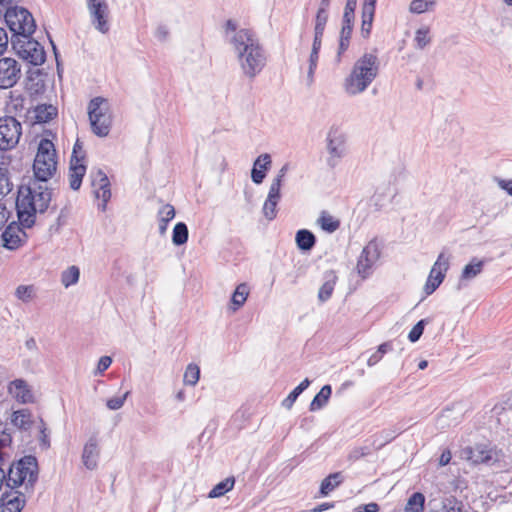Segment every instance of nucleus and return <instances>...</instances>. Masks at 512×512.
Masks as SVG:
<instances>
[{"label": "nucleus", "mask_w": 512, "mask_h": 512, "mask_svg": "<svg viewBox=\"0 0 512 512\" xmlns=\"http://www.w3.org/2000/svg\"><path fill=\"white\" fill-rule=\"evenodd\" d=\"M58 114V109L52 104H40L34 108V118L37 123H48Z\"/></svg>", "instance_id": "b1692460"}, {"label": "nucleus", "mask_w": 512, "mask_h": 512, "mask_svg": "<svg viewBox=\"0 0 512 512\" xmlns=\"http://www.w3.org/2000/svg\"><path fill=\"white\" fill-rule=\"evenodd\" d=\"M86 173V166L81 158H74L70 160L69 167V187L76 191L81 187L83 177Z\"/></svg>", "instance_id": "6ab92c4d"}, {"label": "nucleus", "mask_w": 512, "mask_h": 512, "mask_svg": "<svg viewBox=\"0 0 512 512\" xmlns=\"http://www.w3.org/2000/svg\"><path fill=\"white\" fill-rule=\"evenodd\" d=\"M299 395L300 394L295 389H293L289 393V395L282 401V406L286 409H291Z\"/></svg>", "instance_id": "5fc2aeb1"}, {"label": "nucleus", "mask_w": 512, "mask_h": 512, "mask_svg": "<svg viewBox=\"0 0 512 512\" xmlns=\"http://www.w3.org/2000/svg\"><path fill=\"white\" fill-rule=\"evenodd\" d=\"M249 294V288L247 284L242 283L237 286L236 290L234 291L231 302L234 305L233 310H238L243 304L245 303L247 296Z\"/></svg>", "instance_id": "c9c22d12"}, {"label": "nucleus", "mask_w": 512, "mask_h": 512, "mask_svg": "<svg viewBox=\"0 0 512 512\" xmlns=\"http://www.w3.org/2000/svg\"><path fill=\"white\" fill-rule=\"evenodd\" d=\"M27 496L28 493L15 488L4 490L0 497V512H21Z\"/></svg>", "instance_id": "2eb2a0df"}, {"label": "nucleus", "mask_w": 512, "mask_h": 512, "mask_svg": "<svg viewBox=\"0 0 512 512\" xmlns=\"http://www.w3.org/2000/svg\"><path fill=\"white\" fill-rule=\"evenodd\" d=\"M128 395H129V392H126L123 396L113 397V398L108 399L107 403H106L107 407L110 410H118V409H120L124 405L125 400H126Z\"/></svg>", "instance_id": "3c124183"}, {"label": "nucleus", "mask_w": 512, "mask_h": 512, "mask_svg": "<svg viewBox=\"0 0 512 512\" xmlns=\"http://www.w3.org/2000/svg\"><path fill=\"white\" fill-rule=\"evenodd\" d=\"M8 46V35L7 32L0 27V55L7 49Z\"/></svg>", "instance_id": "bf43d9fd"}, {"label": "nucleus", "mask_w": 512, "mask_h": 512, "mask_svg": "<svg viewBox=\"0 0 512 512\" xmlns=\"http://www.w3.org/2000/svg\"><path fill=\"white\" fill-rule=\"evenodd\" d=\"M288 170H289V164L286 163L280 168L276 177L272 180V183L270 186L281 190L283 179H284L285 175L287 174Z\"/></svg>", "instance_id": "8fccbe9b"}, {"label": "nucleus", "mask_w": 512, "mask_h": 512, "mask_svg": "<svg viewBox=\"0 0 512 512\" xmlns=\"http://www.w3.org/2000/svg\"><path fill=\"white\" fill-rule=\"evenodd\" d=\"M16 297L27 303L33 299L35 296V289L33 285H20L16 288L15 291Z\"/></svg>", "instance_id": "c03bdc74"}, {"label": "nucleus", "mask_w": 512, "mask_h": 512, "mask_svg": "<svg viewBox=\"0 0 512 512\" xmlns=\"http://www.w3.org/2000/svg\"><path fill=\"white\" fill-rule=\"evenodd\" d=\"M323 34L324 33L319 34L318 32H314V39H313V44H312V49H311L312 52H318V53L320 52Z\"/></svg>", "instance_id": "13d9d810"}, {"label": "nucleus", "mask_w": 512, "mask_h": 512, "mask_svg": "<svg viewBox=\"0 0 512 512\" xmlns=\"http://www.w3.org/2000/svg\"><path fill=\"white\" fill-rule=\"evenodd\" d=\"M374 12H362L361 35L364 38L369 37L372 29Z\"/></svg>", "instance_id": "a18cd8bd"}, {"label": "nucleus", "mask_w": 512, "mask_h": 512, "mask_svg": "<svg viewBox=\"0 0 512 512\" xmlns=\"http://www.w3.org/2000/svg\"><path fill=\"white\" fill-rule=\"evenodd\" d=\"M80 276V270L77 266H70L68 269L62 272L61 282L67 288L78 282Z\"/></svg>", "instance_id": "a19ab883"}, {"label": "nucleus", "mask_w": 512, "mask_h": 512, "mask_svg": "<svg viewBox=\"0 0 512 512\" xmlns=\"http://www.w3.org/2000/svg\"><path fill=\"white\" fill-rule=\"evenodd\" d=\"M380 257V247L376 239L371 240L362 250L356 265L357 273L362 279L372 273L374 264Z\"/></svg>", "instance_id": "9b49d317"}, {"label": "nucleus", "mask_w": 512, "mask_h": 512, "mask_svg": "<svg viewBox=\"0 0 512 512\" xmlns=\"http://www.w3.org/2000/svg\"><path fill=\"white\" fill-rule=\"evenodd\" d=\"M424 502H425L424 495L420 492H415L409 497V499L405 505V511L406 512H422L423 508H424Z\"/></svg>", "instance_id": "e433bc0d"}, {"label": "nucleus", "mask_w": 512, "mask_h": 512, "mask_svg": "<svg viewBox=\"0 0 512 512\" xmlns=\"http://www.w3.org/2000/svg\"><path fill=\"white\" fill-rule=\"evenodd\" d=\"M243 75L254 80L267 64V54L255 33L240 29L231 39Z\"/></svg>", "instance_id": "f03ea898"}, {"label": "nucleus", "mask_w": 512, "mask_h": 512, "mask_svg": "<svg viewBox=\"0 0 512 512\" xmlns=\"http://www.w3.org/2000/svg\"><path fill=\"white\" fill-rule=\"evenodd\" d=\"M497 183L501 189L505 190L510 196H512V179H498Z\"/></svg>", "instance_id": "e2e57ef3"}, {"label": "nucleus", "mask_w": 512, "mask_h": 512, "mask_svg": "<svg viewBox=\"0 0 512 512\" xmlns=\"http://www.w3.org/2000/svg\"><path fill=\"white\" fill-rule=\"evenodd\" d=\"M380 62L375 53L366 52L358 58L345 77L343 89L349 96H356L372 84L379 74Z\"/></svg>", "instance_id": "7ed1b4c3"}, {"label": "nucleus", "mask_w": 512, "mask_h": 512, "mask_svg": "<svg viewBox=\"0 0 512 512\" xmlns=\"http://www.w3.org/2000/svg\"><path fill=\"white\" fill-rule=\"evenodd\" d=\"M12 423L22 430H28L31 427V413L28 409H21L13 412Z\"/></svg>", "instance_id": "2f4dec72"}, {"label": "nucleus", "mask_w": 512, "mask_h": 512, "mask_svg": "<svg viewBox=\"0 0 512 512\" xmlns=\"http://www.w3.org/2000/svg\"><path fill=\"white\" fill-rule=\"evenodd\" d=\"M327 165L335 168L340 160L346 155V136L338 129H331L327 134Z\"/></svg>", "instance_id": "9d476101"}, {"label": "nucleus", "mask_w": 512, "mask_h": 512, "mask_svg": "<svg viewBox=\"0 0 512 512\" xmlns=\"http://www.w3.org/2000/svg\"><path fill=\"white\" fill-rule=\"evenodd\" d=\"M235 484L234 477H227L218 484H216L208 494L209 498H218L225 495L227 492L233 489Z\"/></svg>", "instance_id": "72a5a7b5"}, {"label": "nucleus", "mask_w": 512, "mask_h": 512, "mask_svg": "<svg viewBox=\"0 0 512 512\" xmlns=\"http://www.w3.org/2000/svg\"><path fill=\"white\" fill-rule=\"evenodd\" d=\"M168 30L165 26H159L156 30V37L160 40V41H165L168 37Z\"/></svg>", "instance_id": "774afa93"}, {"label": "nucleus", "mask_w": 512, "mask_h": 512, "mask_svg": "<svg viewBox=\"0 0 512 512\" xmlns=\"http://www.w3.org/2000/svg\"><path fill=\"white\" fill-rule=\"evenodd\" d=\"M41 437H40V442H41V445L44 447V448H48L50 446V442L48 440V436L46 434V427H45V423L43 422V420L41 419Z\"/></svg>", "instance_id": "680f3d73"}, {"label": "nucleus", "mask_w": 512, "mask_h": 512, "mask_svg": "<svg viewBox=\"0 0 512 512\" xmlns=\"http://www.w3.org/2000/svg\"><path fill=\"white\" fill-rule=\"evenodd\" d=\"M449 259L450 257L447 256L444 252L439 254L430 271L429 277L424 287L427 295L432 294L443 282L445 273L449 268Z\"/></svg>", "instance_id": "ddd939ff"}, {"label": "nucleus", "mask_w": 512, "mask_h": 512, "mask_svg": "<svg viewBox=\"0 0 512 512\" xmlns=\"http://www.w3.org/2000/svg\"><path fill=\"white\" fill-rule=\"evenodd\" d=\"M295 241L301 251H310L316 244V237L310 230L300 229L296 233Z\"/></svg>", "instance_id": "393cba45"}, {"label": "nucleus", "mask_w": 512, "mask_h": 512, "mask_svg": "<svg viewBox=\"0 0 512 512\" xmlns=\"http://www.w3.org/2000/svg\"><path fill=\"white\" fill-rule=\"evenodd\" d=\"M56 150L49 139H41L34 159L35 180L47 182L56 172Z\"/></svg>", "instance_id": "39448f33"}, {"label": "nucleus", "mask_w": 512, "mask_h": 512, "mask_svg": "<svg viewBox=\"0 0 512 512\" xmlns=\"http://www.w3.org/2000/svg\"><path fill=\"white\" fill-rule=\"evenodd\" d=\"M112 363V359L109 356H102L97 365V369L95 371V375L102 374L104 371H106Z\"/></svg>", "instance_id": "864d4df0"}, {"label": "nucleus", "mask_w": 512, "mask_h": 512, "mask_svg": "<svg viewBox=\"0 0 512 512\" xmlns=\"http://www.w3.org/2000/svg\"><path fill=\"white\" fill-rule=\"evenodd\" d=\"M353 20H354V14L349 12H344L343 14V20H342V27H346L348 25L353 29Z\"/></svg>", "instance_id": "338daca9"}, {"label": "nucleus", "mask_w": 512, "mask_h": 512, "mask_svg": "<svg viewBox=\"0 0 512 512\" xmlns=\"http://www.w3.org/2000/svg\"><path fill=\"white\" fill-rule=\"evenodd\" d=\"M11 45L16 53L31 64L38 66L45 62L46 54L43 46L31 36L27 38H11Z\"/></svg>", "instance_id": "6e6552de"}, {"label": "nucleus", "mask_w": 512, "mask_h": 512, "mask_svg": "<svg viewBox=\"0 0 512 512\" xmlns=\"http://www.w3.org/2000/svg\"><path fill=\"white\" fill-rule=\"evenodd\" d=\"M9 489L8 486V470L3 468V461L0 462V491Z\"/></svg>", "instance_id": "6e6d98bb"}, {"label": "nucleus", "mask_w": 512, "mask_h": 512, "mask_svg": "<svg viewBox=\"0 0 512 512\" xmlns=\"http://www.w3.org/2000/svg\"><path fill=\"white\" fill-rule=\"evenodd\" d=\"M344 480L341 472H335L324 478L320 485V494L327 496L331 491L338 487Z\"/></svg>", "instance_id": "cd10ccee"}, {"label": "nucleus", "mask_w": 512, "mask_h": 512, "mask_svg": "<svg viewBox=\"0 0 512 512\" xmlns=\"http://www.w3.org/2000/svg\"><path fill=\"white\" fill-rule=\"evenodd\" d=\"M21 235L26 237L25 232L22 231L20 227H13L12 225H9L2 233L3 246L9 250L18 249L24 242Z\"/></svg>", "instance_id": "aec40b11"}, {"label": "nucleus", "mask_w": 512, "mask_h": 512, "mask_svg": "<svg viewBox=\"0 0 512 512\" xmlns=\"http://www.w3.org/2000/svg\"><path fill=\"white\" fill-rule=\"evenodd\" d=\"M432 39L430 36L429 27L423 26L416 30L414 42L415 48L419 50H423L426 46L431 43Z\"/></svg>", "instance_id": "58836bf2"}, {"label": "nucleus", "mask_w": 512, "mask_h": 512, "mask_svg": "<svg viewBox=\"0 0 512 512\" xmlns=\"http://www.w3.org/2000/svg\"><path fill=\"white\" fill-rule=\"evenodd\" d=\"M443 512H466L464 505L455 497L445 499L443 503Z\"/></svg>", "instance_id": "49530a36"}, {"label": "nucleus", "mask_w": 512, "mask_h": 512, "mask_svg": "<svg viewBox=\"0 0 512 512\" xmlns=\"http://www.w3.org/2000/svg\"><path fill=\"white\" fill-rule=\"evenodd\" d=\"M45 75L39 70L30 71L26 79V90L31 96L42 94L45 91Z\"/></svg>", "instance_id": "5701e85b"}, {"label": "nucleus", "mask_w": 512, "mask_h": 512, "mask_svg": "<svg viewBox=\"0 0 512 512\" xmlns=\"http://www.w3.org/2000/svg\"><path fill=\"white\" fill-rule=\"evenodd\" d=\"M452 458L451 452L449 450H444L439 458V464L441 466H446L450 463Z\"/></svg>", "instance_id": "69168bd1"}, {"label": "nucleus", "mask_w": 512, "mask_h": 512, "mask_svg": "<svg viewBox=\"0 0 512 512\" xmlns=\"http://www.w3.org/2000/svg\"><path fill=\"white\" fill-rule=\"evenodd\" d=\"M21 134V124L16 118L12 116L0 118V150L5 151L15 147Z\"/></svg>", "instance_id": "1a4fd4ad"}, {"label": "nucleus", "mask_w": 512, "mask_h": 512, "mask_svg": "<svg viewBox=\"0 0 512 512\" xmlns=\"http://www.w3.org/2000/svg\"><path fill=\"white\" fill-rule=\"evenodd\" d=\"M368 454H370V450L368 447H360V448L354 449L351 452L350 458L354 459V460H358L361 457L367 456Z\"/></svg>", "instance_id": "4d7b16f0"}, {"label": "nucleus", "mask_w": 512, "mask_h": 512, "mask_svg": "<svg viewBox=\"0 0 512 512\" xmlns=\"http://www.w3.org/2000/svg\"><path fill=\"white\" fill-rule=\"evenodd\" d=\"M317 222L320 227L328 233L335 232L340 226V221L327 214L325 211L321 213Z\"/></svg>", "instance_id": "4c0bfd02"}, {"label": "nucleus", "mask_w": 512, "mask_h": 512, "mask_svg": "<svg viewBox=\"0 0 512 512\" xmlns=\"http://www.w3.org/2000/svg\"><path fill=\"white\" fill-rule=\"evenodd\" d=\"M99 455L98 439L96 436H91L83 448L82 462L84 466L89 470H94L97 467Z\"/></svg>", "instance_id": "f3484780"}, {"label": "nucleus", "mask_w": 512, "mask_h": 512, "mask_svg": "<svg viewBox=\"0 0 512 512\" xmlns=\"http://www.w3.org/2000/svg\"><path fill=\"white\" fill-rule=\"evenodd\" d=\"M325 278L326 280L318 292V299L321 302H325L331 297L337 280V277L333 271L329 272Z\"/></svg>", "instance_id": "c756f323"}, {"label": "nucleus", "mask_w": 512, "mask_h": 512, "mask_svg": "<svg viewBox=\"0 0 512 512\" xmlns=\"http://www.w3.org/2000/svg\"><path fill=\"white\" fill-rule=\"evenodd\" d=\"M200 378V368L197 364L190 363L185 370L183 381L186 385L195 386Z\"/></svg>", "instance_id": "79ce46f5"}, {"label": "nucleus", "mask_w": 512, "mask_h": 512, "mask_svg": "<svg viewBox=\"0 0 512 512\" xmlns=\"http://www.w3.org/2000/svg\"><path fill=\"white\" fill-rule=\"evenodd\" d=\"M396 436L397 434L394 430H382L371 437V444L375 450H380L386 444L394 440Z\"/></svg>", "instance_id": "7c9ffc66"}, {"label": "nucleus", "mask_w": 512, "mask_h": 512, "mask_svg": "<svg viewBox=\"0 0 512 512\" xmlns=\"http://www.w3.org/2000/svg\"><path fill=\"white\" fill-rule=\"evenodd\" d=\"M353 29L346 25V27H342L340 32V38H339V46L336 56V62H341L342 55L347 51L349 45H350V39L352 35Z\"/></svg>", "instance_id": "473e14b6"}, {"label": "nucleus", "mask_w": 512, "mask_h": 512, "mask_svg": "<svg viewBox=\"0 0 512 512\" xmlns=\"http://www.w3.org/2000/svg\"><path fill=\"white\" fill-rule=\"evenodd\" d=\"M159 234L165 235L169 222L175 217V208L171 204L163 205L158 211Z\"/></svg>", "instance_id": "a878e982"}, {"label": "nucleus", "mask_w": 512, "mask_h": 512, "mask_svg": "<svg viewBox=\"0 0 512 512\" xmlns=\"http://www.w3.org/2000/svg\"><path fill=\"white\" fill-rule=\"evenodd\" d=\"M9 392L15 399L22 403H33L34 395L27 382L23 379H15L9 384Z\"/></svg>", "instance_id": "a211bd4d"}, {"label": "nucleus", "mask_w": 512, "mask_h": 512, "mask_svg": "<svg viewBox=\"0 0 512 512\" xmlns=\"http://www.w3.org/2000/svg\"><path fill=\"white\" fill-rule=\"evenodd\" d=\"M74 158H81L82 162H84L83 148H82V145L79 142V140L76 141V143L73 147L71 159H74Z\"/></svg>", "instance_id": "052dcab7"}, {"label": "nucleus", "mask_w": 512, "mask_h": 512, "mask_svg": "<svg viewBox=\"0 0 512 512\" xmlns=\"http://www.w3.org/2000/svg\"><path fill=\"white\" fill-rule=\"evenodd\" d=\"M7 470L9 488L22 489L28 495L34 492L39 476L38 460L34 455H25L12 462Z\"/></svg>", "instance_id": "20e7f679"}, {"label": "nucleus", "mask_w": 512, "mask_h": 512, "mask_svg": "<svg viewBox=\"0 0 512 512\" xmlns=\"http://www.w3.org/2000/svg\"><path fill=\"white\" fill-rule=\"evenodd\" d=\"M4 18L12 32L11 38H27L32 36L36 29L32 14L25 8L7 7Z\"/></svg>", "instance_id": "423d86ee"}, {"label": "nucleus", "mask_w": 512, "mask_h": 512, "mask_svg": "<svg viewBox=\"0 0 512 512\" xmlns=\"http://www.w3.org/2000/svg\"><path fill=\"white\" fill-rule=\"evenodd\" d=\"M318 60H319V53L311 51L310 56H309V69H308V75H307L310 83L313 81L314 72L317 68Z\"/></svg>", "instance_id": "603ef678"}, {"label": "nucleus", "mask_w": 512, "mask_h": 512, "mask_svg": "<svg viewBox=\"0 0 512 512\" xmlns=\"http://www.w3.org/2000/svg\"><path fill=\"white\" fill-rule=\"evenodd\" d=\"M21 77V65L10 57L0 59V89L12 88Z\"/></svg>", "instance_id": "f8f14e48"}, {"label": "nucleus", "mask_w": 512, "mask_h": 512, "mask_svg": "<svg viewBox=\"0 0 512 512\" xmlns=\"http://www.w3.org/2000/svg\"><path fill=\"white\" fill-rule=\"evenodd\" d=\"M47 182L34 180L27 187H20L16 200L17 216L20 224L25 228H31L36 223L37 214L43 215L50 209L55 212L56 207L51 206L52 189Z\"/></svg>", "instance_id": "f257e3e1"}, {"label": "nucleus", "mask_w": 512, "mask_h": 512, "mask_svg": "<svg viewBox=\"0 0 512 512\" xmlns=\"http://www.w3.org/2000/svg\"><path fill=\"white\" fill-rule=\"evenodd\" d=\"M91 185L94 188V195L97 199H101L99 205L102 211H105L106 205L111 198L110 181L106 173L101 169L92 170L90 173Z\"/></svg>", "instance_id": "4468645a"}, {"label": "nucleus", "mask_w": 512, "mask_h": 512, "mask_svg": "<svg viewBox=\"0 0 512 512\" xmlns=\"http://www.w3.org/2000/svg\"><path fill=\"white\" fill-rule=\"evenodd\" d=\"M281 199V190L271 187L269 188V192L267 198L264 202L262 212L264 217L271 221L277 216V205Z\"/></svg>", "instance_id": "4be33fe9"}, {"label": "nucleus", "mask_w": 512, "mask_h": 512, "mask_svg": "<svg viewBox=\"0 0 512 512\" xmlns=\"http://www.w3.org/2000/svg\"><path fill=\"white\" fill-rule=\"evenodd\" d=\"M88 9L95 28L101 33L109 31V8L105 0H87Z\"/></svg>", "instance_id": "dca6fc26"}, {"label": "nucleus", "mask_w": 512, "mask_h": 512, "mask_svg": "<svg viewBox=\"0 0 512 512\" xmlns=\"http://www.w3.org/2000/svg\"><path fill=\"white\" fill-rule=\"evenodd\" d=\"M271 163V156L267 153L257 157L251 171V179L255 184L259 185L263 182L266 177V171L270 168Z\"/></svg>", "instance_id": "412c9836"}, {"label": "nucleus", "mask_w": 512, "mask_h": 512, "mask_svg": "<svg viewBox=\"0 0 512 512\" xmlns=\"http://www.w3.org/2000/svg\"><path fill=\"white\" fill-rule=\"evenodd\" d=\"M436 5V0H412L409 11L413 14H422L430 11Z\"/></svg>", "instance_id": "ea45409f"}, {"label": "nucleus", "mask_w": 512, "mask_h": 512, "mask_svg": "<svg viewBox=\"0 0 512 512\" xmlns=\"http://www.w3.org/2000/svg\"><path fill=\"white\" fill-rule=\"evenodd\" d=\"M427 322H428L427 319H421L410 330V332L408 334V339L412 343H414V342H416V341H418L420 339V337L422 336V334L424 332V328H425V325L427 324Z\"/></svg>", "instance_id": "09e8293b"}, {"label": "nucleus", "mask_w": 512, "mask_h": 512, "mask_svg": "<svg viewBox=\"0 0 512 512\" xmlns=\"http://www.w3.org/2000/svg\"><path fill=\"white\" fill-rule=\"evenodd\" d=\"M392 350V344L390 342H384L378 346L375 351L367 360V365L372 367L376 365L388 351Z\"/></svg>", "instance_id": "37998d69"}, {"label": "nucleus", "mask_w": 512, "mask_h": 512, "mask_svg": "<svg viewBox=\"0 0 512 512\" xmlns=\"http://www.w3.org/2000/svg\"><path fill=\"white\" fill-rule=\"evenodd\" d=\"M332 394V387L330 385H324L320 391L315 395L310 403V410L316 411L322 409L327 403Z\"/></svg>", "instance_id": "c85d7f7f"}, {"label": "nucleus", "mask_w": 512, "mask_h": 512, "mask_svg": "<svg viewBox=\"0 0 512 512\" xmlns=\"http://www.w3.org/2000/svg\"><path fill=\"white\" fill-rule=\"evenodd\" d=\"M189 231L184 222H178L173 228L172 242L176 246H181L188 241Z\"/></svg>", "instance_id": "f704fd0d"}, {"label": "nucleus", "mask_w": 512, "mask_h": 512, "mask_svg": "<svg viewBox=\"0 0 512 512\" xmlns=\"http://www.w3.org/2000/svg\"><path fill=\"white\" fill-rule=\"evenodd\" d=\"M484 261L473 258L469 264H467L462 271L461 281L458 284V289H461L462 281L471 280L480 274L483 270Z\"/></svg>", "instance_id": "bb28decb"}, {"label": "nucleus", "mask_w": 512, "mask_h": 512, "mask_svg": "<svg viewBox=\"0 0 512 512\" xmlns=\"http://www.w3.org/2000/svg\"><path fill=\"white\" fill-rule=\"evenodd\" d=\"M328 21V12L324 9H318L315 17L314 32L324 33Z\"/></svg>", "instance_id": "de8ad7c7"}, {"label": "nucleus", "mask_w": 512, "mask_h": 512, "mask_svg": "<svg viewBox=\"0 0 512 512\" xmlns=\"http://www.w3.org/2000/svg\"><path fill=\"white\" fill-rule=\"evenodd\" d=\"M105 99L95 97L89 102L88 115L93 133L99 137H105L109 134L112 119L106 110L102 108Z\"/></svg>", "instance_id": "0eeeda50"}, {"label": "nucleus", "mask_w": 512, "mask_h": 512, "mask_svg": "<svg viewBox=\"0 0 512 512\" xmlns=\"http://www.w3.org/2000/svg\"><path fill=\"white\" fill-rule=\"evenodd\" d=\"M9 212L3 204H0V230L4 227L8 220Z\"/></svg>", "instance_id": "0e129e2a"}]
</instances>
